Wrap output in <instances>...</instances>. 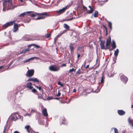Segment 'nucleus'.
Returning a JSON list of instances; mask_svg holds the SVG:
<instances>
[{
	"label": "nucleus",
	"mask_w": 133,
	"mask_h": 133,
	"mask_svg": "<svg viewBox=\"0 0 133 133\" xmlns=\"http://www.w3.org/2000/svg\"><path fill=\"white\" fill-rule=\"evenodd\" d=\"M12 4L11 0H5L4 2L3 3V11H4L10 9Z\"/></svg>",
	"instance_id": "obj_1"
},
{
	"label": "nucleus",
	"mask_w": 133,
	"mask_h": 133,
	"mask_svg": "<svg viewBox=\"0 0 133 133\" xmlns=\"http://www.w3.org/2000/svg\"><path fill=\"white\" fill-rule=\"evenodd\" d=\"M49 69L50 70L54 71H58L60 69L59 67L56 65L50 66L49 67Z\"/></svg>",
	"instance_id": "obj_2"
},
{
	"label": "nucleus",
	"mask_w": 133,
	"mask_h": 133,
	"mask_svg": "<svg viewBox=\"0 0 133 133\" xmlns=\"http://www.w3.org/2000/svg\"><path fill=\"white\" fill-rule=\"evenodd\" d=\"M17 116H18V113H15L12 114L10 116V117L12 121H15L18 119Z\"/></svg>",
	"instance_id": "obj_3"
},
{
	"label": "nucleus",
	"mask_w": 133,
	"mask_h": 133,
	"mask_svg": "<svg viewBox=\"0 0 133 133\" xmlns=\"http://www.w3.org/2000/svg\"><path fill=\"white\" fill-rule=\"evenodd\" d=\"M34 73V71L33 69L29 70L26 73V75L28 77H31L33 75Z\"/></svg>",
	"instance_id": "obj_4"
},
{
	"label": "nucleus",
	"mask_w": 133,
	"mask_h": 133,
	"mask_svg": "<svg viewBox=\"0 0 133 133\" xmlns=\"http://www.w3.org/2000/svg\"><path fill=\"white\" fill-rule=\"evenodd\" d=\"M15 21H13L6 23L3 25V27L4 28H6L8 26L12 25Z\"/></svg>",
	"instance_id": "obj_5"
},
{
	"label": "nucleus",
	"mask_w": 133,
	"mask_h": 133,
	"mask_svg": "<svg viewBox=\"0 0 133 133\" xmlns=\"http://www.w3.org/2000/svg\"><path fill=\"white\" fill-rule=\"evenodd\" d=\"M121 80L126 84L128 81V78L124 75H122L121 77Z\"/></svg>",
	"instance_id": "obj_6"
},
{
	"label": "nucleus",
	"mask_w": 133,
	"mask_h": 133,
	"mask_svg": "<svg viewBox=\"0 0 133 133\" xmlns=\"http://www.w3.org/2000/svg\"><path fill=\"white\" fill-rule=\"evenodd\" d=\"M67 6H66L65 7L63 8L62 9H60L57 12L58 15H60L63 13L67 9Z\"/></svg>",
	"instance_id": "obj_7"
},
{
	"label": "nucleus",
	"mask_w": 133,
	"mask_h": 133,
	"mask_svg": "<svg viewBox=\"0 0 133 133\" xmlns=\"http://www.w3.org/2000/svg\"><path fill=\"white\" fill-rule=\"evenodd\" d=\"M33 12L32 11H27L19 15V17H23L24 16L26 15L27 14H29Z\"/></svg>",
	"instance_id": "obj_8"
},
{
	"label": "nucleus",
	"mask_w": 133,
	"mask_h": 133,
	"mask_svg": "<svg viewBox=\"0 0 133 133\" xmlns=\"http://www.w3.org/2000/svg\"><path fill=\"white\" fill-rule=\"evenodd\" d=\"M42 113L44 116H47L48 115V114L47 111V109L46 108H44L42 110Z\"/></svg>",
	"instance_id": "obj_9"
},
{
	"label": "nucleus",
	"mask_w": 133,
	"mask_h": 133,
	"mask_svg": "<svg viewBox=\"0 0 133 133\" xmlns=\"http://www.w3.org/2000/svg\"><path fill=\"white\" fill-rule=\"evenodd\" d=\"M37 57H32L31 58H30L29 59H26L25 60L23 61V62L24 63H25L29 62L30 61H31L32 59H37Z\"/></svg>",
	"instance_id": "obj_10"
},
{
	"label": "nucleus",
	"mask_w": 133,
	"mask_h": 133,
	"mask_svg": "<svg viewBox=\"0 0 133 133\" xmlns=\"http://www.w3.org/2000/svg\"><path fill=\"white\" fill-rule=\"evenodd\" d=\"M111 46H112V48L111 50H112L116 47V45L115 42L114 41H113L111 43Z\"/></svg>",
	"instance_id": "obj_11"
},
{
	"label": "nucleus",
	"mask_w": 133,
	"mask_h": 133,
	"mask_svg": "<svg viewBox=\"0 0 133 133\" xmlns=\"http://www.w3.org/2000/svg\"><path fill=\"white\" fill-rule=\"evenodd\" d=\"M128 122L129 125L133 127V121L130 119V117H129L128 118Z\"/></svg>",
	"instance_id": "obj_12"
},
{
	"label": "nucleus",
	"mask_w": 133,
	"mask_h": 133,
	"mask_svg": "<svg viewBox=\"0 0 133 133\" xmlns=\"http://www.w3.org/2000/svg\"><path fill=\"white\" fill-rule=\"evenodd\" d=\"M111 42V38L110 37L109 39H107L106 42V46L107 47H108L109 46Z\"/></svg>",
	"instance_id": "obj_13"
},
{
	"label": "nucleus",
	"mask_w": 133,
	"mask_h": 133,
	"mask_svg": "<svg viewBox=\"0 0 133 133\" xmlns=\"http://www.w3.org/2000/svg\"><path fill=\"white\" fill-rule=\"evenodd\" d=\"M40 15V16L41 17H43V19H44L47 16V14L45 13H42L39 14V15Z\"/></svg>",
	"instance_id": "obj_14"
},
{
	"label": "nucleus",
	"mask_w": 133,
	"mask_h": 133,
	"mask_svg": "<svg viewBox=\"0 0 133 133\" xmlns=\"http://www.w3.org/2000/svg\"><path fill=\"white\" fill-rule=\"evenodd\" d=\"M118 113L120 115H123L125 114V112L122 110H118Z\"/></svg>",
	"instance_id": "obj_15"
},
{
	"label": "nucleus",
	"mask_w": 133,
	"mask_h": 133,
	"mask_svg": "<svg viewBox=\"0 0 133 133\" xmlns=\"http://www.w3.org/2000/svg\"><path fill=\"white\" fill-rule=\"evenodd\" d=\"M13 28L14 30H13L14 32H15L17 31L18 29V25L17 24H15L14 25Z\"/></svg>",
	"instance_id": "obj_16"
},
{
	"label": "nucleus",
	"mask_w": 133,
	"mask_h": 133,
	"mask_svg": "<svg viewBox=\"0 0 133 133\" xmlns=\"http://www.w3.org/2000/svg\"><path fill=\"white\" fill-rule=\"evenodd\" d=\"M25 128L26 129L27 131L29 133H30V130L31 128L29 125L26 126L25 127Z\"/></svg>",
	"instance_id": "obj_17"
},
{
	"label": "nucleus",
	"mask_w": 133,
	"mask_h": 133,
	"mask_svg": "<svg viewBox=\"0 0 133 133\" xmlns=\"http://www.w3.org/2000/svg\"><path fill=\"white\" fill-rule=\"evenodd\" d=\"M27 87L30 89H31L32 88V84L31 82H29L26 84Z\"/></svg>",
	"instance_id": "obj_18"
},
{
	"label": "nucleus",
	"mask_w": 133,
	"mask_h": 133,
	"mask_svg": "<svg viewBox=\"0 0 133 133\" xmlns=\"http://www.w3.org/2000/svg\"><path fill=\"white\" fill-rule=\"evenodd\" d=\"M119 52V50L118 49H117L115 51L114 54L115 57H117L118 54Z\"/></svg>",
	"instance_id": "obj_19"
},
{
	"label": "nucleus",
	"mask_w": 133,
	"mask_h": 133,
	"mask_svg": "<svg viewBox=\"0 0 133 133\" xmlns=\"http://www.w3.org/2000/svg\"><path fill=\"white\" fill-rule=\"evenodd\" d=\"M36 15H39V14L37 13H35L33 14H29V15L31 17H32L35 16H36Z\"/></svg>",
	"instance_id": "obj_20"
},
{
	"label": "nucleus",
	"mask_w": 133,
	"mask_h": 133,
	"mask_svg": "<svg viewBox=\"0 0 133 133\" xmlns=\"http://www.w3.org/2000/svg\"><path fill=\"white\" fill-rule=\"evenodd\" d=\"M100 46L101 49H105V46L103 43L101 42L100 44Z\"/></svg>",
	"instance_id": "obj_21"
},
{
	"label": "nucleus",
	"mask_w": 133,
	"mask_h": 133,
	"mask_svg": "<svg viewBox=\"0 0 133 133\" xmlns=\"http://www.w3.org/2000/svg\"><path fill=\"white\" fill-rule=\"evenodd\" d=\"M64 27L67 29H69V26L66 24H64L63 25Z\"/></svg>",
	"instance_id": "obj_22"
},
{
	"label": "nucleus",
	"mask_w": 133,
	"mask_h": 133,
	"mask_svg": "<svg viewBox=\"0 0 133 133\" xmlns=\"http://www.w3.org/2000/svg\"><path fill=\"white\" fill-rule=\"evenodd\" d=\"M94 9H90V10H88L87 11V13L88 14H91L94 11Z\"/></svg>",
	"instance_id": "obj_23"
},
{
	"label": "nucleus",
	"mask_w": 133,
	"mask_h": 133,
	"mask_svg": "<svg viewBox=\"0 0 133 133\" xmlns=\"http://www.w3.org/2000/svg\"><path fill=\"white\" fill-rule=\"evenodd\" d=\"M29 50V49L28 48H27L25 49V50H23V51L22 52H20V54H21L23 53L24 52L26 51H28Z\"/></svg>",
	"instance_id": "obj_24"
},
{
	"label": "nucleus",
	"mask_w": 133,
	"mask_h": 133,
	"mask_svg": "<svg viewBox=\"0 0 133 133\" xmlns=\"http://www.w3.org/2000/svg\"><path fill=\"white\" fill-rule=\"evenodd\" d=\"M66 32V30H64L63 31L62 33H60L59 35H57V37H59L61 36V35L64 33L65 32Z\"/></svg>",
	"instance_id": "obj_25"
},
{
	"label": "nucleus",
	"mask_w": 133,
	"mask_h": 133,
	"mask_svg": "<svg viewBox=\"0 0 133 133\" xmlns=\"http://www.w3.org/2000/svg\"><path fill=\"white\" fill-rule=\"evenodd\" d=\"M30 45H34L35 48H36L37 49H39L40 48V46H39L37 45L36 44H32Z\"/></svg>",
	"instance_id": "obj_26"
},
{
	"label": "nucleus",
	"mask_w": 133,
	"mask_h": 133,
	"mask_svg": "<svg viewBox=\"0 0 133 133\" xmlns=\"http://www.w3.org/2000/svg\"><path fill=\"white\" fill-rule=\"evenodd\" d=\"M108 24L109 27L111 29H112V23L110 22H108Z\"/></svg>",
	"instance_id": "obj_27"
},
{
	"label": "nucleus",
	"mask_w": 133,
	"mask_h": 133,
	"mask_svg": "<svg viewBox=\"0 0 133 133\" xmlns=\"http://www.w3.org/2000/svg\"><path fill=\"white\" fill-rule=\"evenodd\" d=\"M98 12L97 11H96L95 12V13L94 15L95 17H97L98 16Z\"/></svg>",
	"instance_id": "obj_28"
},
{
	"label": "nucleus",
	"mask_w": 133,
	"mask_h": 133,
	"mask_svg": "<svg viewBox=\"0 0 133 133\" xmlns=\"http://www.w3.org/2000/svg\"><path fill=\"white\" fill-rule=\"evenodd\" d=\"M114 129L115 133H119L118 131L116 128H113L111 129V130H112Z\"/></svg>",
	"instance_id": "obj_29"
},
{
	"label": "nucleus",
	"mask_w": 133,
	"mask_h": 133,
	"mask_svg": "<svg viewBox=\"0 0 133 133\" xmlns=\"http://www.w3.org/2000/svg\"><path fill=\"white\" fill-rule=\"evenodd\" d=\"M50 34H45V37H46L47 38H49L50 36Z\"/></svg>",
	"instance_id": "obj_30"
},
{
	"label": "nucleus",
	"mask_w": 133,
	"mask_h": 133,
	"mask_svg": "<svg viewBox=\"0 0 133 133\" xmlns=\"http://www.w3.org/2000/svg\"><path fill=\"white\" fill-rule=\"evenodd\" d=\"M74 71H75V69H74V68H72L71 69H70V70H69V71H68V72L70 73Z\"/></svg>",
	"instance_id": "obj_31"
},
{
	"label": "nucleus",
	"mask_w": 133,
	"mask_h": 133,
	"mask_svg": "<svg viewBox=\"0 0 133 133\" xmlns=\"http://www.w3.org/2000/svg\"><path fill=\"white\" fill-rule=\"evenodd\" d=\"M42 97H43V99H45L44 98H46V95L45 93H43V92H42Z\"/></svg>",
	"instance_id": "obj_32"
},
{
	"label": "nucleus",
	"mask_w": 133,
	"mask_h": 133,
	"mask_svg": "<svg viewBox=\"0 0 133 133\" xmlns=\"http://www.w3.org/2000/svg\"><path fill=\"white\" fill-rule=\"evenodd\" d=\"M38 98H43V97H42V95L41 94L40 95L38 94Z\"/></svg>",
	"instance_id": "obj_33"
},
{
	"label": "nucleus",
	"mask_w": 133,
	"mask_h": 133,
	"mask_svg": "<svg viewBox=\"0 0 133 133\" xmlns=\"http://www.w3.org/2000/svg\"><path fill=\"white\" fill-rule=\"evenodd\" d=\"M58 85H60L61 87H63V85L60 81H59L58 82Z\"/></svg>",
	"instance_id": "obj_34"
},
{
	"label": "nucleus",
	"mask_w": 133,
	"mask_h": 133,
	"mask_svg": "<svg viewBox=\"0 0 133 133\" xmlns=\"http://www.w3.org/2000/svg\"><path fill=\"white\" fill-rule=\"evenodd\" d=\"M53 98V97L52 96H49L47 98V99L48 100L52 99Z\"/></svg>",
	"instance_id": "obj_35"
},
{
	"label": "nucleus",
	"mask_w": 133,
	"mask_h": 133,
	"mask_svg": "<svg viewBox=\"0 0 133 133\" xmlns=\"http://www.w3.org/2000/svg\"><path fill=\"white\" fill-rule=\"evenodd\" d=\"M33 81H34L35 82H39V81L36 78H33Z\"/></svg>",
	"instance_id": "obj_36"
},
{
	"label": "nucleus",
	"mask_w": 133,
	"mask_h": 133,
	"mask_svg": "<svg viewBox=\"0 0 133 133\" xmlns=\"http://www.w3.org/2000/svg\"><path fill=\"white\" fill-rule=\"evenodd\" d=\"M69 47H70V50H71V51L72 52V51L73 50L74 47L73 46H70Z\"/></svg>",
	"instance_id": "obj_37"
},
{
	"label": "nucleus",
	"mask_w": 133,
	"mask_h": 133,
	"mask_svg": "<svg viewBox=\"0 0 133 133\" xmlns=\"http://www.w3.org/2000/svg\"><path fill=\"white\" fill-rule=\"evenodd\" d=\"M81 70H80V69H79L77 71L76 73L79 74H81Z\"/></svg>",
	"instance_id": "obj_38"
},
{
	"label": "nucleus",
	"mask_w": 133,
	"mask_h": 133,
	"mask_svg": "<svg viewBox=\"0 0 133 133\" xmlns=\"http://www.w3.org/2000/svg\"><path fill=\"white\" fill-rule=\"evenodd\" d=\"M104 82V78L103 77V76H102L101 80V82L103 84Z\"/></svg>",
	"instance_id": "obj_39"
},
{
	"label": "nucleus",
	"mask_w": 133,
	"mask_h": 133,
	"mask_svg": "<svg viewBox=\"0 0 133 133\" xmlns=\"http://www.w3.org/2000/svg\"><path fill=\"white\" fill-rule=\"evenodd\" d=\"M31 114L32 113L30 112V113L29 114L27 113L26 114L24 115V116H26V115H28L29 116H31Z\"/></svg>",
	"instance_id": "obj_40"
},
{
	"label": "nucleus",
	"mask_w": 133,
	"mask_h": 133,
	"mask_svg": "<svg viewBox=\"0 0 133 133\" xmlns=\"http://www.w3.org/2000/svg\"><path fill=\"white\" fill-rule=\"evenodd\" d=\"M43 18V17H40V16H39V17H38L37 18H36L35 19L36 20H39L40 19H42V18Z\"/></svg>",
	"instance_id": "obj_41"
},
{
	"label": "nucleus",
	"mask_w": 133,
	"mask_h": 133,
	"mask_svg": "<svg viewBox=\"0 0 133 133\" xmlns=\"http://www.w3.org/2000/svg\"><path fill=\"white\" fill-rule=\"evenodd\" d=\"M117 57H115L113 58V60L114 61V63H115L116 62V61L117 59Z\"/></svg>",
	"instance_id": "obj_42"
},
{
	"label": "nucleus",
	"mask_w": 133,
	"mask_h": 133,
	"mask_svg": "<svg viewBox=\"0 0 133 133\" xmlns=\"http://www.w3.org/2000/svg\"><path fill=\"white\" fill-rule=\"evenodd\" d=\"M37 87V88H38V89L39 90H40L41 91V92H43V91L42 90H41V87Z\"/></svg>",
	"instance_id": "obj_43"
},
{
	"label": "nucleus",
	"mask_w": 133,
	"mask_h": 133,
	"mask_svg": "<svg viewBox=\"0 0 133 133\" xmlns=\"http://www.w3.org/2000/svg\"><path fill=\"white\" fill-rule=\"evenodd\" d=\"M114 71H112L111 72V75H114L115 74H116V72H114Z\"/></svg>",
	"instance_id": "obj_44"
},
{
	"label": "nucleus",
	"mask_w": 133,
	"mask_h": 133,
	"mask_svg": "<svg viewBox=\"0 0 133 133\" xmlns=\"http://www.w3.org/2000/svg\"><path fill=\"white\" fill-rule=\"evenodd\" d=\"M35 111H36V110H35L32 109L31 110V111L30 112L31 113H34V112H35Z\"/></svg>",
	"instance_id": "obj_45"
},
{
	"label": "nucleus",
	"mask_w": 133,
	"mask_h": 133,
	"mask_svg": "<svg viewBox=\"0 0 133 133\" xmlns=\"http://www.w3.org/2000/svg\"><path fill=\"white\" fill-rule=\"evenodd\" d=\"M61 93L59 92V91H58V94L56 96H60Z\"/></svg>",
	"instance_id": "obj_46"
},
{
	"label": "nucleus",
	"mask_w": 133,
	"mask_h": 133,
	"mask_svg": "<svg viewBox=\"0 0 133 133\" xmlns=\"http://www.w3.org/2000/svg\"><path fill=\"white\" fill-rule=\"evenodd\" d=\"M32 91L34 93H35L36 92V90L35 89H33L32 90Z\"/></svg>",
	"instance_id": "obj_47"
},
{
	"label": "nucleus",
	"mask_w": 133,
	"mask_h": 133,
	"mask_svg": "<svg viewBox=\"0 0 133 133\" xmlns=\"http://www.w3.org/2000/svg\"><path fill=\"white\" fill-rule=\"evenodd\" d=\"M33 78H29V79L28 80V81H33Z\"/></svg>",
	"instance_id": "obj_48"
},
{
	"label": "nucleus",
	"mask_w": 133,
	"mask_h": 133,
	"mask_svg": "<svg viewBox=\"0 0 133 133\" xmlns=\"http://www.w3.org/2000/svg\"><path fill=\"white\" fill-rule=\"evenodd\" d=\"M66 64H63L62 65V66H66Z\"/></svg>",
	"instance_id": "obj_49"
},
{
	"label": "nucleus",
	"mask_w": 133,
	"mask_h": 133,
	"mask_svg": "<svg viewBox=\"0 0 133 133\" xmlns=\"http://www.w3.org/2000/svg\"><path fill=\"white\" fill-rule=\"evenodd\" d=\"M5 129H6V127H4V130H3V133H5Z\"/></svg>",
	"instance_id": "obj_50"
},
{
	"label": "nucleus",
	"mask_w": 133,
	"mask_h": 133,
	"mask_svg": "<svg viewBox=\"0 0 133 133\" xmlns=\"http://www.w3.org/2000/svg\"><path fill=\"white\" fill-rule=\"evenodd\" d=\"M83 9H85V10H87V8L86 7H85L84 6H83Z\"/></svg>",
	"instance_id": "obj_51"
},
{
	"label": "nucleus",
	"mask_w": 133,
	"mask_h": 133,
	"mask_svg": "<svg viewBox=\"0 0 133 133\" xmlns=\"http://www.w3.org/2000/svg\"><path fill=\"white\" fill-rule=\"evenodd\" d=\"M89 65H87V66L85 68H89Z\"/></svg>",
	"instance_id": "obj_52"
},
{
	"label": "nucleus",
	"mask_w": 133,
	"mask_h": 133,
	"mask_svg": "<svg viewBox=\"0 0 133 133\" xmlns=\"http://www.w3.org/2000/svg\"><path fill=\"white\" fill-rule=\"evenodd\" d=\"M14 133H19V132H18V131H16L14 132Z\"/></svg>",
	"instance_id": "obj_53"
},
{
	"label": "nucleus",
	"mask_w": 133,
	"mask_h": 133,
	"mask_svg": "<svg viewBox=\"0 0 133 133\" xmlns=\"http://www.w3.org/2000/svg\"><path fill=\"white\" fill-rule=\"evenodd\" d=\"M80 54H78L77 55V58H79L80 56Z\"/></svg>",
	"instance_id": "obj_54"
},
{
	"label": "nucleus",
	"mask_w": 133,
	"mask_h": 133,
	"mask_svg": "<svg viewBox=\"0 0 133 133\" xmlns=\"http://www.w3.org/2000/svg\"><path fill=\"white\" fill-rule=\"evenodd\" d=\"M99 91V90H96V91H95V92H96V93H98Z\"/></svg>",
	"instance_id": "obj_55"
},
{
	"label": "nucleus",
	"mask_w": 133,
	"mask_h": 133,
	"mask_svg": "<svg viewBox=\"0 0 133 133\" xmlns=\"http://www.w3.org/2000/svg\"><path fill=\"white\" fill-rule=\"evenodd\" d=\"M3 67V66H0V69L2 68Z\"/></svg>",
	"instance_id": "obj_56"
},
{
	"label": "nucleus",
	"mask_w": 133,
	"mask_h": 133,
	"mask_svg": "<svg viewBox=\"0 0 133 133\" xmlns=\"http://www.w3.org/2000/svg\"><path fill=\"white\" fill-rule=\"evenodd\" d=\"M88 7L90 8V9H93V8H92L90 6H89Z\"/></svg>",
	"instance_id": "obj_57"
},
{
	"label": "nucleus",
	"mask_w": 133,
	"mask_h": 133,
	"mask_svg": "<svg viewBox=\"0 0 133 133\" xmlns=\"http://www.w3.org/2000/svg\"><path fill=\"white\" fill-rule=\"evenodd\" d=\"M72 19V18H71V19H67V20H66V21H69V20H71Z\"/></svg>",
	"instance_id": "obj_58"
},
{
	"label": "nucleus",
	"mask_w": 133,
	"mask_h": 133,
	"mask_svg": "<svg viewBox=\"0 0 133 133\" xmlns=\"http://www.w3.org/2000/svg\"><path fill=\"white\" fill-rule=\"evenodd\" d=\"M76 91V90L75 89H74L73 90V92H74Z\"/></svg>",
	"instance_id": "obj_59"
},
{
	"label": "nucleus",
	"mask_w": 133,
	"mask_h": 133,
	"mask_svg": "<svg viewBox=\"0 0 133 133\" xmlns=\"http://www.w3.org/2000/svg\"><path fill=\"white\" fill-rule=\"evenodd\" d=\"M103 27H104L106 30H107L106 27L105 26H103Z\"/></svg>",
	"instance_id": "obj_60"
},
{
	"label": "nucleus",
	"mask_w": 133,
	"mask_h": 133,
	"mask_svg": "<svg viewBox=\"0 0 133 133\" xmlns=\"http://www.w3.org/2000/svg\"><path fill=\"white\" fill-rule=\"evenodd\" d=\"M85 63H86L85 62H84V66H85Z\"/></svg>",
	"instance_id": "obj_61"
},
{
	"label": "nucleus",
	"mask_w": 133,
	"mask_h": 133,
	"mask_svg": "<svg viewBox=\"0 0 133 133\" xmlns=\"http://www.w3.org/2000/svg\"><path fill=\"white\" fill-rule=\"evenodd\" d=\"M20 1L22 2H23V0H20Z\"/></svg>",
	"instance_id": "obj_62"
},
{
	"label": "nucleus",
	"mask_w": 133,
	"mask_h": 133,
	"mask_svg": "<svg viewBox=\"0 0 133 133\" xmlns=\"http://www.w3.org/2000/svg\"><path fill=\"white\" fill-rule=\"evenodd\" d=\"M131 108H133V105H132L131 107Z\"/></svg>",
	"instance_id": "obj_63"
},
{
	"label": "nucleus",
	"mask_w": 133,
	"mask_h": 133,
	"mask_svg": "<svg viewBox=\"0 0 133 133\" xmlns=\"http://www.w3.org/2000/svg\"><path fill=\"white\" fill-rule=\"evenodd\" d=\"M108 0H107L106 1H105V2H107L108 1Z\"/></svg>",
	"instance_id": "obj_64"
}]
</instances>
